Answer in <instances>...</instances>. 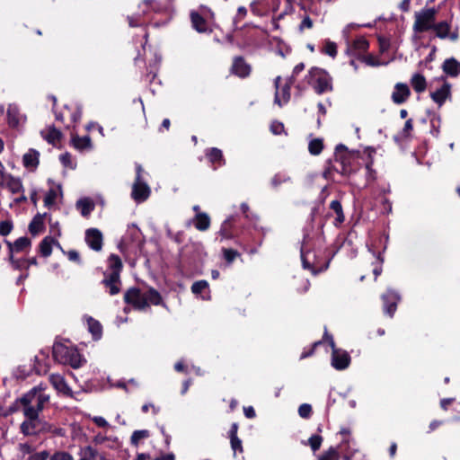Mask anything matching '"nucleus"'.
Masks as SVG:
<instances>
[{
	"label": "nucleus",
	"instance_id": "338daca9",
	"mask_svg": "<svg viewBox=\"0 0 460 460\" xmlns=\"http://www.w3.org/2000/svg\"><path fill=\"white\" fill-rule=\"evenodd\" d=\"M413 129V120L412 119H409L405 121L404 127L401 132L402 137L407 138L411 136V132Z\"/></svg>",
	"mask_w": 460,
	"mask_h": 460
},
{
	"label": "nucleus",
	"instance_id": "a211bd4d",
	"mask_svg": "<svg viewBox=\"0 0 460 460\" xmlns=\"http://www.w3.org/2000/svg\"><path fill=\"white\" fill-rule=\"evenodd\" d=\"M190 22L192 28L199 33H210L212 31L208 27L207 20L197 11L190 12Z\"/></svg>",
	"mask_w": 460,
	"mask_h": 460
},
{
	"label": "nucleus",
	"instance_id": "2eb2a0df",
	"mask_svg": "<svg viewBox=\"0 0 460 460\" xmlns=\"http://www.w3.org/2000/svg\"><path fill=\"white\" fill-rule=\"evenodd\" d=\"M104 279L102 280V284L108 290L111 296H115L120 292L121 280L120 277H117V274H107L104 273Z\"/></svg>",
	"mask_w": 460,
	"mask_h": 460
},
{
	"label": "nucleus",
	"instance_id": "bf43d9fd",
	"mask_svg": "<svg viewBox=\"0 0 460 460\" xmlns=\"http://www.w3.org/2000/svg\"><path fill=\"white\" fill-rule=\"evenodd\" d=\"M313 413L312 406L308 403H303L298 408V414L303 419H309Z\"/></svg>",
	"mask_w": 460,
	"mask_h": 460
},
{
	"label": "nucleus",
	"instance_id": "680f3d73",
	"mask_svg": "<svg viewBox=\"0 0 460 460\" xmlns=\"http://www.w3.org/2000/svg\"><path fill=\"white\" fill-rule=\"evenodd\" d=\"M378 45L380 53H385L388 51L391 46L390 39L385 36H379Z\"/></svg>",
	"mask_w": 460,
	"mask_h": 460
},
{
	"label": "nucleus",
	"instance_id": "0e129e2a",
	"mask_svg": "<svg viewBox=\"0 0 460 460\" xmlns=\"http://www.w3.org/2000/svg\"><path fill=\"white\" fill-rule=\"evenodd\" d=\"M322 344H323L322 341H317L314 342L310 349H305L302 352V354L300 356V358L304 359V358H309V357L313 356L314 354V351H315L316 348L321 346Z\"/></svg>",
	"mask_w": 460,
	"mask_h": 460
},
{
	"label": "nucleus",
	"instance_id": "20e7f679",
	"mask_svg": "<svg viewBox=\"0 0 460 460\" xmlns=\"http://www.w3.org/2000/svg\"><path fill=\"white\" fill-rule=\"evenodd\" d=\"M439 9L440 6L438 8L426 6L419 12H415L412 25L413 31L415 33L432 31Z\"/></svg>",
	"mask_w": 460,
	"mask_h": 460
},
{
	"label": "nucleus",
	"instance_id": "9b49d317",
	"mask_svg": "<svg viewBox=\"0 0 460 460\" xmlns=\"http://www.w3.org/2000/svg\"><path fill=\"white\" fill-rule=\"evenodd\" d=\"M341 440L339 445V449L344 453V458L349 460L355 453L356 449L350 448V444H355L354 439L351 438V431L349 428H342L340 430Z\"/></svg>",
	"mask_w": 460,
	"mask_h": 460
},
{
	"label": "nucleus",
	"instance_id": "4468645a",
	"mask_svg": "<svg viewBox=\"0 0 460 460\" xmlns=\"http://www.w3.org/2000/svg\"><path fill=\"white\" fill-rule=\"evenodd\" d=\"M85 242L93 251L99 252L102 248L103 236L97 228H89L85 231Z\"/></svg>",
	"mask_w": 460,
	"mask_h": 460
},
{
	"label": "nucleus",
	"instance_id": "4c0bfd02",
	"mask_svg": "<svg viewBox=\"0 0 460 460\" xmlns=\"http://www.w3.org/2000/svg\"><path fill=\"white\" fill-rule=\"evenodd\" d=\"M247 14V9L244 6H240L237 9V13L234 18V31L236 32H243L244 30L249 28V24H244L242 27H238V23L246 16Z\"/></svg>",
	"mask_w": 460,
	"mask_h": 460
},
{
	"label": "nucleus",
	"instance_id": "79ce46f5",
	"mask_svg": "<svg viewBox=\"0 0 460 460\" xmlns=\"http://www.w3.org/2000/svg\"><path fill=\"white\" fill-rule=\"evenodd\" d=\"M6 116L9 127L13 128H17L20 123L18 110L16 108L9 107Z\"/></svg>",
	"mask_w": 460,
	"mask_h": 460
},
{
	"label": "nucleus",
	"instance_id": "8fccbe9b",
	"mask_svg": "<svg viewBox=\"0 0 460 460\" xmlns=\"http://www.w3.org/2000/svg\"><path fill=\"white\" fill-rule=\"evenodd\" d=\"M222 252L227 264H232L237 257L241 256V254L236 250L232 248H223Z\"/></svg>",
	"mask_w": 460,
	"mask_h": 460
},
{
	"label": "nucleus",
	"instance_id": "2f4dec72",
	"mask_svg": "<svg viewBox=\"0 0 460 460\" xmlns=\"http://www.w3.org/2000/svg\"><path fill=\"white\" fill-rule=\"evenodd\" d=\"M94 208L95 205L93 201L88 198L80 199L76 202V208L80 210V213L84 217H88L94 210Z\"/></svg>",
	"mask_w": 460,
	"mask_h": 460
},
{
	"label": "nucleus",
	"instance_id": "ea45409f",
	"mask_svg": "<svg viewBox=\"0 0 460 460\" xmlns=\"http://www.w3.org/2000/svg\"><path fill=\"white\" fill-rule=\"evenodd\" d=\"M62 137L63 135L61 131L56 128L54 126H51L49 128L47 135L43 137L49 144L55 146L57 142L61 140Z\"/></svg>",
	"mask_w": 460,
	"mask_h": 460
},
{
	"label": "nucleus",
	"instance_id": "cd10ccee",
	"mask_svg": "<svg viewBox=\"0 0 460 460\" xmlns=\"http://www.w3.org/2000/svg\"><path fill=\"white\" fill-rule=\"evenodd\" d=\"M123 270V263L119 255L111 253L108 257V270L107 274H117V277H120V273Z\"/></svg>",
	"mask_w": 460,
	"mask_h": 460
},
{
	"label": "nucleus",
	"instance_id": "f03ea898",
	"mask_svg": "<svg viewBox=\"0 0 460 460\" xmlns=\"http://www.w3.org/2000/svg\"><path fill=\"white\" fill-rule=\"evenodd\" d=\"M352 159L353 152L349 151L345 145L339 144L336 146L333 155L334 164L330 168L343 176H349L356 172V169L352 165Z\"/></svg>",
	"mask_w": 460,
	"mask_h": 460
},
{
	"label": "nucleus",
	"instance_id": "4d7b16f0",
	"mask_svg": "<svg viewBox=\"0 0 460 460\" xmlns=\"http://www.w3.org/2000/svg\"><path fill=\"white\" fill-rule=\"evenodd\" d=\"M208 288V283L207 280H199L192 284L191 292L193 294L199 295V294H201Z\"/></svg>",
	"mask_w": 460,
	"mask_h": 460
},
{
	"label": "nucleus",
	"instance_id": "69168bd1",
	"mask_svg": "<svg viewBox=\"0 0 460 460\" xmlns=\"http://www.w3.org/2000/svg\"><path fill=\"white\" fill-rule=\"evenodd\" d=\"M57 199V192L54 189H50L44 197V205L50 207L55 203Z\"/></svg>",
	"mask_w": 460,
	"mask_h": 460
},
{
	"label": "nucleus",
	"instance_id": "5701e85b",
	"mask_svg": "<svg viewBox=\"0 0 460 460\" xmlns=\"http://www.w3.org/2000/svg\"><path fill=\"white\" fill-rule=\"evenodd\" d=\"M51 385L60 393L66 396H72V390L66 384L65 378L58 374H52L49 376Z\"/></svg>",
	"mask_w": 460,
	"mask_h": 460
},
{
	"label": "nucleus",
	"instance_id": "774afa93",
	"mask_svg": "<svg viewBox=\"0 0 460 460\" xmlns=\"http://www.w3.org/2000/svg\"><path fill=\"white\" fill-rule=\"evenodd\" d=\"M284 129V124L279 120H273L270 124V131L274 135H280Z\"/></svg>",
	"mask_w": 460,
	"mask_h": 460
},
{
	"label": "nucleus",
	"instance_id": "72a5a7b5",
	"mask_svg": "<svg viewBox=\"0 0 460 460\" xmlns=\"http://www.w3.org/2000/svg\"><path fill=\"white\" fill-rule=\"evenodd\" d=\"M411 84L413 90L418 93H423L427 88L426 78L420 73H416L411 76Z\"/></svg>",
	"mask_w": 460,
	"mask_h": 460
},
{
	"label": "nucleus",
	"instance_id": "f704fd0d",
	"mask_svg": "<svg viewBox=\"0 0 460 460\" xmlns=\"http://www.w3.org/2000/svg\"><path fill=\"white\" fill-rule=\"evenodd\" d=\"M4 187L7 188L13 194L23 191V186L21 179L13 175L8 176V181H6Z\"/></svg>",
	"mask_w": 460,
	"mask_h": 460
},
{
	"label": "nucleus",
	"instance_id": "e2e57ef3",
	"mask_svg": "<svg viewBox=\"0 0 460 460\" xmlns=\"http://www.w3.org/2000/svg\"><path fill=\"white\" fill-rule=\"evenodd\" d=\"M50 454L47 450H43L40 452H36L33 454H31L27 460H48L50 457Z\"/></svg>",
	"mask_w": 460,
	"mask_h": 460
},
{
	"label": "nucleus",
	"instance_id": "c9c22d12",
	"mask_svg": "<svg viewBox=\"0 0 460 460\" xmlns=\"http://www.w3.org/2000/svg\"><path fill=\"white\" fill-rule=\"evenodd\" d=\"M368 153V161L366 164V170H367V182L374 181L376 178V172L372 168L374 161L372 157V153H376V150L373 147H367Z\"/></svg>",
	"mask_w": 460,
	"mask_h": 460
},
{
	"label": "nucleus",
	"instance_id": "a18cd8bd",
	"mask_svg": "<svg viewBox=\"0 0 460 460\" xmlns=\"http://www.w3.org/2000/svg\"><path fill=\"white\" fill-rule=\"evenodd\" d=\"M23 406V414L27 418V420H34L39 419V412L40 411L38 408L33 404H27Z\"/></svg>",
	"mask_w": 460,
	"mask_h": 460
},
{
	"label": "nucleus",
	"instance_id": "4be33fe9",
	"mask_svg": "<svg viewBox=\"0 0 460 460\" xmlns=\"http://www.w3.org/2000/svg\"><path fill=\"white\" fill-rule=\"evenodd\" d=\"M40 164V152L30 148L22 156V164L25 168L34 171Z\"/></svg>",
	"mask_w": 460,
	"mask_h": 460
},
{
	"label": "nucleus",
	"instance_id": "f3484780",
	"mask_svg": "<svg viewBox=\"0 0 460 460\" xmlns=\"http://www.w3.org/2000/svg\"><path fill=\"white\" fill-rule=\"evenodd\" d=\"M369 49V42L365 37H358L353 42L349 45L348 52L358 59V57H362Z\"/></svg>",
	"mask_w": 460,
	"mask_h": 460
},
{
	"label": "nucleus",
	"instance_id": "f8f14e48",
	"mask_svg": "<svg viewBox=\"0 0 460 460\" xmlns=\"http://www.w3.org/2000/svg\"><path fill=\"white\" fill-rule=\"evenodd\" d=\"M351 358L346 350L333 349L332 352V366L337 370H344L349 367Z\"/></svg>",
	"mask_w": 460,
	"mask_h": 460
},
{
	"label": "nucleus",
	"instance_id": "de8ad7c7",
	"mask_svg": "<svg viewBox=\"0 0 460 460\" xmlns=\"http://www.w3.org/2000/svg\"><path fill=\"white\" fill-rule=\"evenodd\" d=\"M358 60L366 63L370 66H379L382 65H386V62H381L376 57L372 54L363 55L362 57H358Z\"/></svg>",
	"mask_w": 460,
	"mask_h": 460
},
{
	"label": "nucleus",
	"instance_id": "c85d7f7f",
	"mask_svg": "<svg viewBox=\"0 0 460 460\" xmlns=\"http://www.w3.org/2000/svg\"><path fill=\"white\" fill-rule=\"evenodd\" d=\"M70 351L71 352L67 357V360L64 361L63 364L69 365L73 368L81 367L83 364L86 362V360L82 357L76 348L73 347Z\"/></svg>",
	"mask_w": 460,
	"mask_h": 460
},
{
	"label": "nucleus",
	"instance_id": "ddd939ff",
	"mask_svg": "<svg viewBox=\"0 0 460 460\" xmlns=\"http://www.w3.org/2000/svg\"><path fill=\"white\" fill-rule=\"evenodd\" d=\"M151 194L150 187L145 181H134L131 197L136 202L146 201Z\"/></svg>",
	"mask_w": 460,
	"mask_h": 460
},
{
	"label": "nucleus",
	"instance_id": "3c124183",
	"mask_svg": "<svg viewBox=\"0 0 460 460\" xmlns=\"http://www.w3.org/2000/svg\"><path fill=\"white\" fill-rule=\"evenodd\" d=\"M142 4L156 13H162L164 9L163 4L157 0H143Z\"/></svg>",
	"mask_w": 460,
	"mask_h": 460
},
{
	"label": "nucleus",
	"instance_id": "aec40b11",
	"mask_svg": "<svg viewBox=\"0 0 460 460\" xmlns=\"http://www.w3.org/2000/svg\"><path fill=\"white\" fill-rule=\"evenodd\" d=\"M41 420L40 419H36L34 420H26L21 424V432L24 436H34L41 432L43 428H40Z\"/></svg>",
	"mask_w": 460,
	"mask_h": 460
},
{
	"label": "nucleus",
	"instance_id": "bb28decb",
	"mask_svg": "<svg viewBox=\"0 0 460 460\" xmlns=\"http://www.w3.org/2000/svg\"><path fill=\"white\" fill-rule=\"evenodd\" d=\"M47 214H40L34 216L31 223L29 224V232L33 235L36 236L40 233L43 232L45 230V224H44V217Z\"/></svg>",
	"mask_w": 460,
	"mask_h": 460
},
{
	"label": "nucleus",
	"instance_id": "dca6fc26",
	"mask_svg": "<svg viewBox=\"0 0 460 460\" xmlns=\"http://www.w3.org/2000/svg\"><path fill=\"white\" fill-rule=\"evenodd\" d=\"M411 96V90L406 84L397 83L394 85V90L392 93V101L395 104L404 103Z\"/></svg>",
	"mask_w": 460,
	"mask_h": 460
},
{
	"label": "nucleus",
	"instance_id": "6ab92c4d",
	"mask_svg": "<svg viewBox=\"0 0 460 460\" xmlns=\"http://www.w3.org/2000/svg\"><path fill=\"white\" fill-rule=\"evenodd\" d=\"M205 155L214 169L226 164V159L223 155V152L217 147H210L206 149Z\"/></svg>",
	"mask_w": 460,
	"mask_h": 460
},
{
	"label": "nucleus",
	"instance_id": "864d4df0",
	"mask_svg": "<svg viewBox=\"0 0 460 460\" xmlns=\"http://www.w3.org/2000/svg\"><path fill=\"white\" fill-rule=\"evenodd\" d=\"M323 437L320 435H312L308 439V444L311 447V449L313 452H316L320 449L322 443H323Z\"/></svg>",
	"mask_w": 460,
	"mask_h": 460
},
{
	"label": "nucleus",
	"instance_id": "13d9d810",
	"mask_svg": "<svg viewBox=\"0 0 460 460\" xmlns=\"http://www.w3.org/2000/svg\"><path fill=\"white\" fill-rule=\"evenodd\" d=\"M13 228V222L11 220H4L0 222V235L7 236Z\"/></svg>",
	"mask_w": 460,
	"mask_h": 460
},
{
	"label": "nucleus",
	"instance_id": "58836bf2",
	"mask_svg": "<svg viewBox=\"0 0 460 460\" xmlns=\"http://www.w3.org/2000/svg\"><path fill=\"white\" fill-rule=\"evenodd\" d=\"M82 448L83 454H85L89 460H109L104 453H100L95 447L92 446H86Z\"/></svg>",
	"mask_w": 460,
	"mask_h": 460
},
{
	"label": "nucleus",
	"instance_id": "6e6d98bb",
	"mask_svg": "<svg viewBox=\"0 0 460 460\" xmlns=\"http://www.w3.org/2000/svg\"><path fill=\"white\" fill-rule=\"evenodd\" d=\"M340 456L336 448L330 447L326 452H324L318 460H339Z\"/></svg>",
	"mask_w": 460,
	"mask_h": 460
},
{
	"label": "nucleus",
	"instance_id": "37998d69",
	"mask_svg": "<svg viewBox=\"0 0 460 460\" xmlns=\"http://www.w3.org/2000/svg\"><path fill=\"white\" fill-rule=\"evenodd\" d=\"M324 147L323 140L322 138H314L308 144V151L313 155H318L322 153Z\"/></svg>",
	"mask_w": 460,
	"mask_h": 460
},
{
	"label": "nucleus",
	"instance_id": "412c9836",
	"mask_svg": "<svg viewBox=\"0 0 460 460\" xmlns=\"http://www.w3.org/2000/svg\"><path fill=\"white\" fill-rule=\"evenodd\" d=\"M73 347H67L65 344L61 342L56 341L52 348V356L53 358L58 362L63 364L64 361L67 360V357L70 354V349H72Z\"/></svg>",
	"mask_w": 460,
	"mask_h": 460
},
{
	"label": "nucleus",
	"instance_id": "9d476101",
	"mask_svg": "<svg viewBox=\"0 0 460 460\" xmlns=\"http://www.w3.org/2000/svg\"><path fill=\"white\" fill-rule=\"evenodd\" d=\"M230 72L232 75L244 79L250 76L252 73V66L245 61L243 56H236L233 58Z\"/></svg>",
	"mask_w": 460,
	"mask_h": 460
},
{
	"label": "nucleus",
	"instance_id": "393cba45",
	"mask_svg": "<svg viewBox=\"0 0 460 460\" xmlns=\"http://www.w3.org/2000/svg\"><path fill=\"white\" fill-rule=\"evenodd\" d=\"M442 70L447 75L456 77L460 75V62L455 58H447L442 64Z\"/></svg>",
	"mask_w": 460,
	"mask_h": 460
},
{
	"label": "nucleus",
	"instance_id": "a19ab883",
	"mask_svg": "<svg viewBox=\"0 0 460 460\" xmlns=\"http://www.w3.org/2000/svg\"><path fill=\"white\" fill-rule=\"evenodd\" d=\"M72 144L75 148L78 150H84L91 147V137L89 136L80 137L76 135L72 137Z\"/></svg>",
	"mask_w": 460,
	"mask_h": 460
},
{
	"label": "nucleus",
	"instance_id": "423d86ee",
	"mask_svg": "<svg viewBox=\"0 0 460 460\" xmlns=\"http://www.w3.org/2000/svg\"><path fill=\"white\" fill-rule=\"evenodd\" d=\"M44 388L40 385L35 386L31 389L28 393L19 398V402L22 405H27L33 403L38 410L42 411L44 404L49 401V396L43 393Z\"/></svg>",
	"mask_w": 460,
	"mask_h": 460
},
{
	"label": "nucleus",
	"instance_id": "49530a36",
	"mask_svg": "<svg viewBox=\"0 0 460 460\" xmlns=\"http://www.w3.org/2000/svg\"><path fill=\"white\" fill-rule=\"evenodd\" d=\"M64 110L69 112L70 116V123L75 124L77 123L82 117V109L79 106H76L74 110L68 107V105H64Z\"/></svg>",
	"mask_w": 460,
	"mask_h": 460
},
{
	"label": "nucleus",
	"instance_id": "a878e982",
	"mask_svg": "<svg viewBox=\"0 0 460 460\" xmlns=\"http://www.w3.org/2000/svg\"><path fill=\"white\" fill-rule=\"evenodd\" d=\"M450 84L444 83L443 85L435 92L430 93L431 99L439 106L450 96Z\"/></svg>",
	"mask_w": 460,
	"mask_h": 460
},
{
	"label": "nucleus",
	"instance_id": "6e6552de",
	"mask_svg": "<svg viewBox=\"0 0 460 460\" xmlns=\"http://www.w3.org/2000/svg\"><path fill=\"white\" fill-rule=\"evenodd\" d=\"M383 311L389 317H394L398 303L401 300L400 295L394 289H387L382 296Z\"/></svg>",
	"mask_w": 460,
	"mask_h": 460
},
{
	"label": "nucleus",
	"instance_id": "1a4fd4ad",
	"mask_svg": "<svg viewBox=\"0 0 460 460\" xmlns=\"http://www.w3.org/2000/svg\"><path fill=\"white\" fill-rule=\"evenodd\" d=\"M301 261L303 268L310 270L313 274H317L325 270L328 268L329 261L323 266L315 264V253L313 251H305L304 246L301 248Z\"/></svg>",
	"mask_w": 460,
	"mask_h": 460
},
{
	"label": "nucleus",
	"instance_id": "b1692460",
	"mask_svg": "<svg viewBox=\"0 0 460 460\" xmlns=\"http://www.w3.org/2000/svg\"><path fill=\"white\" fill-rule=\"evenodd\" d=\"M7 248H12L16 253L25 252L31 247V241L27 236L19 237L13 243L4 240Z\"/></svg>",
	"mask_w": 460,
	"mask_h": 460
},
{
	"label": "nucleus",
	"instance_id": "f257e3e1",
	"mask_svg": "<svg viewBox=\"0 0 460 460\" xmlns=\"http://www.w3.org/2000/svg\"><path fill=\"white\" fill-rule=\"evenodd\" d=\"M124 302L138 311L149 308L150 305L165 306L161 294L152 287L146 292L136 287L128 288L124 294Z\"/></svg>",
	"mask_w": 460,
	"mask_h": 460
},
{
	"label": "nucleus",
	"instance_id": "7c9ffc66",
	"mask_svg": "<svg viewBox=\"0 0 460 460\" xmlns=\"http://www.w3.org/2000/svg\"><path fill=\"white\" fill-rule=\"evenodd\" d=\"M193 224L197 230L206 231L210 226V217L205 212H198L193 218Z\"/></svg>",
	"mask_w": 460,
	"mask_h": 460
},
{
	"label": "nucleus",
	"instance_id": "7ed1b4c3",
	"mask_svg": "<svg viewBox=\"0 0 460 460\" xmlns=\"http://www.w3.org/2000/svg\"><path fill=\"white\" fill-rule=\"evenodd\" d=\"M306 80L307 84L319 95L333 91L332 77L323 68L317 66L312 67L308 71Z\"/></svg>",
	"mask_w": 460,
	"mask_h": 460
},
{
	"label": "nucleus",
	"instance_id": "0eeeda50",
	"mask_svg": "<svg viewBox=\"0 0 460 460\" xmlns=\"http://www.w3.org/2000/svg\"><path fill=\"white\" fill-rule=\"evenodd\" d=\"M240 217L237 215L228 217L221 225L218 231L222 239H234L239 235Z\"/></svg>",
	"mask_w": 460,
	"mask_h": 460
},
{
	"label": "nucleus",
	"instance_id": "5fc2aeb1",
	"mask_svg": "<svg viewBox=\"0 0 460 460\" xmlns=\"http://www.w3.org/2000/svg\"><path fill=\"white\" fill-rule=\"evenodd\" d=\"M49 460H75L74 456L66 451L57 450L49 457Z\"/></svg>",
	"mask_w": 460,
	"mask_h": 460
},
{
	"label": "nucleus",
	"instance_id": "c03bdc74",
	"mask_svg": "<svg viewBox=\"0 0 460 460\" xmlns=\"http://www.w3.org/2000/svg\"><path fill=\"white\" fill-rule=\"evenodd\" d=\"M150 437V432L147 429L135 430L130 437V443L134 447H137L141 439Z\"/></svg>",
	"mask_w": 460,
	"mask_h": 460
},
{
	"label": "nucleus",
	"instance_id": "09e8293b",
	"mask_svg": "<svg viewBox=\"0 0 460 460\" xmlns=\"http://www.w3.org/2000/svg\"><path fill=\"white\" fill-rule=\"evenodd\" d=\"M322 52L323 54L328 55L334 58L338 53L336 43L333 41H331L330 40H326L324 41V45L323 47Z\"/></svg>",
	"mask_w": 460,
	"mask_h": 460
},
{
	"label": "nucleus",
	"instance_id": "c756f323",
	"mask_svg": "<svg viewBox=\"0 0 460 460\" xmlns=\"http://www.w3.org/2000/svg\"><path fill=\"white\" fill-rule=\"evenodd\" d=\"M57 244L59 246V243L51 236L44 237L39 244V252L41 256L47 258L52 253V245Z\"/></svg>",
	"mask_w": 460,
	"mask_h": 460
},
{
	"label": "nucleus",
	"instance_id": "052dcab7",
	"mask_svg": "<svg viewBox=\"0 0 460 460\" xmlns=\"http://www.w3.org/2000/svg\"><path fill=\"white\" fill-rule=\"evenodd\" d=\"M40 428L44 429L41 431L51 432L52 434L57 435V436H64L63 429L52 427V425H50L49 423L41 422Z\"/></svg>",
	"mask_w": 460,
	"mask_h": 460
},
{
	"label": "nucleus",
	"instance_id": "e433bc0d",
	"mask_svg": "<svg viewBox=\"0 0 460 460\" xmlns=\"http://www.w3.org/2000/svg\"><path fill=\"white\" fill-rule=\"evenodd\" d=\"M330 209H332L336 215L334 221L335 226L341 225L345 221V216L343 213L341 203L337 199L332 200L330 204Z\"/></svg>",
	"mask_w": 460,
	"mask_h": 460
},
{
	"label": "nucleus",
	"instance_id": "39448f33",
	"mask_svg": "<svg viewBox=\"0 0 460 460\" xmlns=\"http://www.w3.org/2000/svg\"><path fill=\"white\" fill-rule=\"evenodd\" d=\"M453 19L454 13L451 12L446 19L439 22L436 21L432 30L435 37L440 40H449L452 42L457 41L459 40V29L458 27L452 28Z\"/></svg>",
	"mask_w": 460,
	"mask_h": 460
},
{
	"label": "nucleus",
	"instance_id": "473e14b6",
	"mask_svg": "<svg viewBox=\"0 0 460 460\" xmlns=\"http://www.w3.org/2000/svg\"><path fill=\"white\" fill-rule=\"evenodd\" d=\"M87 324H88V331L93 335V339L94 341L100 340L102 335V326L101 323L90 316L87 319Z\"/></svg>",
	"mask_w": 460,
	"mask_h": 460
},
{
	"label": "nucleus",
	"instance_id": "603ef678",
	"mask_svg": "<svg viewBox=\"0 0 460 460\" xmlns=\"http://www.w3.org/2000/svg\"><path fill=\"white\" fill-rule=\"evenodd\" d=\"M294 80L288 79V82L282 86L280 90V93L282 96L283 103H288L290 100V89L291 85L294 84Z\"/></svg>",
	"mask_w": 460,
	"mask_h": 460
}]
</instances>
